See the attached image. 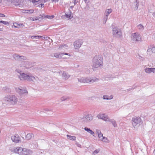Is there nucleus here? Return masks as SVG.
<instances>
[{
  "mask_svg": "<svg viewBox=\"0 0 155 155\" xmlns=\"http://www.w3.org/2000/svg\"><path fill=\"white\" fill-rule=\"evenodd\" d=\"M23 148L21 147H16L14 149V152L18 154L23 155Z\"/></svg>",
  "mask_w": 155,
  "mask_h": 155,
  "instance_id": "dca6fc26",
  "label": "nucleus"
},
{
  "mask_svg": "<svg viewBox=\"0 0 155 155\" xmlns=\"http://www.w3.org/2000/svg\"><path fill=\"white\" fill-rule=\"evenodd\" d=\"M100 140L106 143L109 142V141L107 140V138L104 137H103L102 138H101Z\"/></svg>",
  "mask_w": 155,
  "mask_h": 155,
  "instance_id": "f704fd0d",
  "label": "nucleus"
},
{
  "mask_svg": "<svg viewBox=\"0 0 155 155\" xmlns=\"http://www.w3.org/2000/svg\"><path fill=\"white\" fill-rule=\"evenodd\" d=\"M62 73V78L63 79L65 80H68L70 77V76L68 73L64 71L61 72Z\"/></svg>",
  "mask_w": 155,
  "mask_h": 155,
  "instance_id": "2eb2a0df",
  "label": "nucleus"
},
{
  "mask_svg": "<svg viewBox=\"0 0 155 155\" xmlns=\"http://www.w3.org/2000/svg\"><path fill=\"white\" fill-rule=\"evenodd\" d=\"M83 119L85 121H90L93 118L92 115L91 114H87L85 117H84Z\"/></svg>",
  "mask_w": 155,
  "mask_h": 155,
  "instance_id": "a211bd4d",
  "label": "nucleus"
},
{
  "mask_svg": "<svg viewBox=\"0 0 155 155\" xmlns=\"http://www.w3.org/2000/svg\"><path fill=\"white\" fill-rule=\"evenodd\" d=\"M11 139L13 142L15 143H18L20 141V138L17 134L12 136L11 137Z\"/></svg>",
  "mask_w": 155,
  "mask_h": 155,
  "instance_id": "9b49d317",
  "label": "nucleus"
},
{
  "mask_svg": "<svg viewBox=\"0 0 155 155\" xmlns=\"http://www.w3.org/2000/svg\"><path fill=\"white\" fill-rule=\"evenodd\" d=\"M112 11L111 8L108 9L106 10L104 13V17L108 18V16Z\"/></svg>",
  "mask_w": 155,
  "mask_h": 155,
  "instance_id": "412c9836",
  "label": "nucleus"
},
{
  "mask_svg": "<svg viewBox=\"0 0 155 155\" xmlns=\"http://www.w3.org/2000/svg\"><path fill=\"white\" fill-rule=\"evenodd\" d=\"M84 0V1L86 2L87 1V0Z\"/></svg>",
  "mask_w": 155,
  "mask_h": 155,
  "instance_id": "4d7b16f0",
  "label": "nucleus"
},
{
  "mask_svg": "<svg viewBox=\"0 0 155 155\" xmlns=\"http://www.w3.org/2000/svg\"><path fill=\"white\" fill-rule=\"evenodd\" d=\"M33 136V135L32 133L28 134L26 136V138L27 140H29L32 137V136Z\"/></svg>",
  "mask_w": 155,
  "mask_h": 155,
  "instance_id": "7c9ffc66",
  "label": "nucleus"
},
{
  "mask_svg": "<svg viewBox=\"0 0 155 155\" xmlns=\"http://www.w3.org/2000/svg\"><path fill=\"white\" fill-rule=\"evenodd\" d=\"M113 96L112 95L109 96L108 95H104L103 96V99L104 100H110L113 99Z\"/></svg>",
  "mask_w": 155,
  "mask_h": 155,
  "instance_id": "c85d7f7f",
  "label": "nucleus"
},
{
  "mask_svg": "<svg viewBox=\"0 0 155 155\" xmlns=\"http://www.w3.org/2000/svg\"><path fill=\"white\" fill-rule=\"evenodd\" d=\"M142 123V120L139 117H134L132 118V124L135 128L140 126Z\"/></svg>",
  "mask_w": 155,
  "mask_h": 155,
  "instance_id": "0eeeda50",
  "label": "nucleus"
},
{
  "mask_svg": "<svg viewBox=\"0 0 155 155\" xmlns=\"http://www.w3.org/2000/svg\"><path fill=\"white\" fill-rule=\"evenodd\" d=\"M31 38L32 39L34 38H38L39 37L38 35H34L32 36L31 37Z\"/></svg>",
  "mask_w": 155,
  "mask_h": 155,
  "instance_id": "ea45409f",
  "label": "nucleus"
},
{
  "mask_svg": "<svg viewBox=\"0 0 155 155\" xmlns=\"http://www.w3.org/2000/svg\"><path fill=\"white\" fill-rule=\"evenodd\" d=\"M47 38V36H46V37H44L43 38H44V39H46V38Z\"/></svg>",
  "mask_w": 155,
  "mask_h": 155,
  "instance_id": "603ef678",
  "label": "nucleus"
},
{
  "mask_svg": "<svg viewBox=\"0 0 155 155\" xmlns=\"http://www.w3.org/2000/svg\"><path fill=\"white\" fill-rule=\"evenodd\" d=\"M153 153L155 154V149L153 151Z\"/></svg>",
  "mask_w": 155,
  "mask_h": 155,
  "instance_id": "864d4df0",
  "label": "nucleus"
},
{
  "mask_svg": "<svg viewBox=\"0 0 155 155\" xmlns=\"http://www.w3.org/2000/svg\"><path fill=\"white\" fill-rule=\"evenodd\" d=\"M97 117L98 118L103 120L105 121H108L109 120V119L108 118L107 116L105 114H99L97 116Z\"/></svg>",
  "mask_w": 155,
  "mask_h": 155,
  "instance_id": "f8f14e48",
  "label": "nucleus"
},
{
  "mask_svg": "<svg viewBox=\"0 0 155 155\" xmlns=\"http://www.w3.org/2000/svg\"><path fill=\"white\" fill-rule=\"evenodd\" d=\"M30 1L32 2L33 3L38 2L40 0H29Z\"/></svg>",
  "mask_w": 155,
  "mask_h": 155,
  "instance_id": "79ce46f5",
  "label": "nucleus"
},
{
  "mask_svg": "<svg viewBox=\"0 0 155 155\" xmlns=\"http://www.w3.org/2000/svg\"><path fill=\"white\" fill-rule=\"evenodd\" d=\"M3 100L5 103H3L2 101H0V106L5 104L14 105L17 104L18 100L15 95H7L4 97Z\"/></svg>",
  "mask_w": 155,
  "mask_h": 155,
  "instance_id": "f257e3e1",
  "label": "nucleus"
},
{
  "mask_svg": "<svg viewBox=\"0 0 155 155\" xmlns=\"http://www.w3.org/2000/svg\"><path fill=\"white\" fill-rule=\"evenodd\" d=\"M41 15H42L44 16L43 18H48L49 19H51L53 18L54 17V15H45L44 14H43Z\"/></svg>",
  "mask_w": 155,
  "mask_h": 155,
  "instance_id": "473e14b6",
  "label": "nucleus"
},
{
  "mask_svg": "<svg viewBox=\"0 0 155 155\" xmlns=\"http://www.w3.org/2000/svg\"><path fill=\"white\" fill-rule=\"evenodd\" d=\"M0 23H2L5 25H8L9 23L6 21H0Z\"/></svg>",
  "mask_w": 155,
  "mask_h": 155,
  "instance_id": "e433bc0d",
  "label": "nucleus"
},
{
  "mask_svg": "<svg viewBox=\"0 0 155 155\" xmlns=\"http://www.w3.org/2000/svg\"><path fill=\"white\" fill-rule=\"evenodd\" d=\"M93 66L97 68L102 66L103 64V58L101 55H96L93 59Z\"/></svg>",
  "mask_w": 155,
  "mask_h": 155,
  "instance_id": "7ed1b4c3",
  "label": "nucleus"
},
{
  "mask_svg": "<svg viewBox=\"0 0 155 155\" xmlns=\"http://www.w3.org/2000/svg\"><path fill=\"white\" fill-rule=\"evenodd\" d=\"M16 91L20 95L24 94L27 95L28 93L26 89L24 88H21V89L19 88L17 89Z\"/></svg>",
  "mask_w": 155,
  "mask_h": 155,
  "instance_id": "9d476101",
  "label": "nucleus"
},
{
  "mask_svg": "<svg viewBox=\"0 0 155 155\" xmlns=\"http://www.w3.org/2000/svg\"><path fill=\"white\" fill-rule=\"evenodd\" d=\"M5 15L4 14H1V13H0V17H5Z\"/></svg>",
  "mask_w": 155,
  "mask_h": 155,
  "instance_id": "49530a36",
  "label": "nucleus"
},
{
  "mask_svg": "<svg viewBox=\"0 0 155 155\" xmlns=\"http://www.w3.org/2000/svg\"><path fill=\"white\" fill-rule=\"evenodd\" d=\"M144 70L147 73L149 74L153 73L155 74V68H146Z\"/></svg>",
  "mask_w": 155,
  "mask_h": 155,
  "instance_id": "f3484780",
  "label": "nucleus"
},
{
  "mask_svg": "<svg viewBox=\"0 0 155 155\" xmlns=\"http://www.w3.org/2000/svg\"><path fill=\"white\" fill-rule=\"evenodd\" d=\"M142 37L140 34L138 32H135L131 34V41L133 43H136L140 41Z\"/></svg>",
  "mask_w": 155,
  "mask_h": 155,
  "instance_id": "20e7f679",
  "label": "nucleus"
},
{
  "mask_svg": "<svg viewBox=\"0 0 155 155\" xmlns=\"http://www.w3.org/2000/svg\"><path fill=\"white\" fill-rule=\"evenodd\" d=\"M39 7H41V8L44 7V4H41L39 5Z\"/></svg>",
  "mask_w": 155,
  "mask_h": 155,
  "instance_id": "c03bdc74",
  "label": "nucleus"
},
{
  "mask_svg": "<svg viewBox=\"0 0 155 155\" xmlns=\"http://www.w3.org/2000/svg\"><path fill=\"white\" fill-rule=\"evenodd\" d=\"M38 37H39V38H41L43 37L42 36H38Z\"/></svg>",
  "mask_w": 155,
  "mask_h": 155,
  "instance_id": "3c124183",
  "label": "nucleus"
},
{
  "mask_svg": "<svg viewBox=\"0 0 155 155\" xmlns=\"http://www.w3.org/2000/svg\"><path fill=\"white\" fill-rule=\"evenodd\" d=\"M64 55H68L69 56H71L70 54H69L67 53H60L59 54L58 53H56L54 54L53 56L57 58H60L63 57Z\"/></svg>",
  "mask_w": 155,
  "mask_h": 155,
  "instance_id": "ddd939ff",
  "label": "nucleus"
},
{
  "mask_svg": "<svg viewBox=\"0 0 155 155\" xmlns=\"http://www.w3.org/2000/svg\"><path fill=\"white\" fill-rule=\"evenodd\" d=\"M78 81L81 82L83 83H93L99 80L97 78H94L93 79H91L89 78H78Z\"/></svg>",
  "mask_w": 155,
  "mask_h": 155,
  "instance_id": "423d86ee",
  "label": "nucleus"
},
{
  "mask_svg": "<svg viewBox=\"0 0 155 155\" xmlns=\"http://www.w3.org/2000/svg\"><path fill=\"white\" fill-rule=\"evenodd\" d=\"M155 52V48L153 45L149 47L147 51V53L149 54H151L152 53Z\"/></svg>",
  "mask_w": 155,
  "mask_h": 155,
  "instance_id": "4468645a",
  "label": "nucleus"
},
{
  "mask_svg": "<svg viewBox=\"0 0 155 155\" xmlns=\"http://www.w3.org/2000/svg\"><path fill=\"white\" fill-rule=\"evenodd\" d=\"M76 145L79 147H81V145L79 143L76 142Z\"/></svg>",
  "mask_w": 155,
  "mask_h": 155,
  "instance_id": "37998d69",
  "label": "nucleus"
},
{
  "mask_svg": "<svg viewBox=\"0 0 155 155\" xmlns=\"http://www.w3.org/2000/svg\"><path fill=\"white\" fill-rule=\"evenodd\" d=\"M52 2H58L59 0H51Z\"/></svg>",
  "mask_w": 155,
  "mask_h": 155,
  "instance_id": "de8ad7c7",
  "label": "nucleus"
},
{
  "mask_svg": "<svg viewBox=\"0 0 155 155\" xmlns=\"http://www.w3.org/2000/svg\"><path fill=\"white\" fill-rule=\"evenodd\" d=\"M137 28L140 30H143L144 29L143 26L141 24L138 25Z\"/></svg>",
  "mask_w": 155,
  "mask_h": 155,
  "instance_id": "c9c22d12",
  "label": "nucleus"
},
{
  "mask_svg": "<svg viewBox=\"0 0 155 155\" xmlns=\"http://www.w3.org/2000/svg\"><path fill=\"white\" fill-rule=\"evenodd\" d=\"M32 153V151L29 150L26 148H23V155H26L31 154Z\"/></svg>",
  "mask_w": 155,
  "mask_h": 155,
  "instance_id": "aec40b11",
  "label": "nucleus"
},
{
  "mask_svg": "<svg viewBox=\"0 0 155 155\" xmlns=\"http://www.w3.org/2000/svg\"><path fill=\"white\" fill-rule=\"evenodd\" d=\"M21 12H22L24 13H27L28 14H31L33 13L34 10L33 9L26 10L21 9Z\"/></svg>",
  "mask_w": 155,
  "mask_h": 155,
  "instance_id": "4be33fe9",
  "label": "nucleus"
},
{
  "mask_svg": "<svg viewBox=\"0 0 155 155\" xmlns=\"http://www.w3.org/2000/svg\"><path fill=\"white\" fill-rule=\"evenodd\" d=\"M99 149H97L94 151L93 154L94 155L95 153H97L99 152Z\"/></svg>",
  "mask_w": 155,
  "mask_h": 155,
  "instance_id": "4c0bfd02",
  "label": "nucleus"
},
{
  "mask_svg": "<svg viewBox=\"0 0 155 155\" xmlns=\"http://www.w3.org/2000/svg\"><path fill=\"white\" fill-rule=\"evenodd\" d=\"M67 136L68 137V139L72 140H76V137L74 136H71V135H67Z\"/></svg>",
  "mask_w": 155,
  "mask_h": 155,
  "instance_id": "c756f323",
  "label": "nucleus"
},
{
  "mask_svg": "<svg viewBox=\"0 0 155 155\" xmlns=\"http://www.w3.org/2000/svg\"><path fill=\"white\" fill-rule=\"evenodd\" d=\"M83 43L82 40H78L75 41L74 43V46L75 49H78L81 47Z\"/></svg>",
  "mask_w": 155,
  "mask_h": 155,
  "instance_id": "1a4fd4ad",
  "label": "nucleus"
},
{
  "mask_svg": "<svg viewBox=\"0 0 155 155\" xmlns=\"http://www.w3.org/2000/svg\"><path fill=\"white\" fill-rule=\"evenodd\" d=\"M6 0L8 2L11 3H12L14 1V0Z\"/></svg>",
  "mask_w": 155,
  "mask_h": 155,
  "instance_id": "a18cd8bd",
  "label": "nucleus"
},
{
  "mask_svg": "<svg viewBox=\"0 0 155 155\" xmlns=\"http://www.w3.org/2000/svg\"><path fill=\"white\" fill-rule=\"evenodd\" d=\"M1 39V38H0V39Z\"/></svg>",
  "mask_w": 155,
  "mask_h": 155,
  "instance_id": "bf43d9fd",
  "label": "nucleus"
},
{
  "mask_svg": "<svg viewBox=\"0 0 155 155\" xmlns=\"http://www.w3.org/2000/svg\"><path fill=\"white\" fill-rule=\"evenodd\" d=\"M16 71L19 73L20 75H18L19 78L21 80H27L29 81H34L35 80H37L38 78H36L31 75L27 74L22 72L18 69H16Z\"/></svg>",
  "mask_w": 155,
  "mask_h": 155,
  "instance_id": "f03ea898",
  "label": "nucleus"
},
{
  "mask_svg": "<svg viewBox=\"0 0 155 155\" xmlns=\"http://www.w3.org/2000/svg\"><path fill=\"white\" fill-rule=\"evenodd\" d=\"M84 129L86 131H87L91 135H93L94 134V132L92 130H91L90 128L85 127L84 128Z\"/></svg>",
  "mask_w": 155,
  "mask_h": 155,
  "instance_id": "a878e982",
  "label": "nucleus"
},
{
  "mask_svg": "<svg viewBox=\"0 0 155 155\" xmlns=\"http://www.w3.org/2000/svg\"><path fill=\"white\" fill-rule=\"evenodd\" d=\"M74 5H75L76 4V2H78V1L76 2V0H74Z\"/></svg>",
  "mask_w": 155,
  "mask_h": 155,
  "instance_id": "09e8293b",
  "label": "nucleus"
},
{
  "mask_svg": "<svg viewBox=\"0 0 155 155\" xmlns=\"http://www.w3.org/2000/svg\"><path fill=\"white\" fill-rule=\"evenodd\" d=\"M68 48V46L67 44H64L60 45L59 48L61 49L64 50L67 49Z\"/></svg>",
  "mask_w": 155,
  "mask_h": 155,
  "instance_id": "393cba45",
  "label": "nucleus"
},
{
  "mask_svg": "<svg viewBox=\"0 0 155 155\" xmlns=\"http://www.w3.org/2000/svg\"><path fill=\"white\" fill-rule=\"evenodd\" d=\"M107 19H108V18H105L104 17L103 21V23L104 24H105L106 23Z\"/></svg>",
  "mask_w": 155,
  "mask_h": 155,
  "instance_id": "58836bf2",
  "label": "nucleus"
},
{
  "mask_svg": "<svg viewBox=\"0 0 155 155\" xmlns=\"http://www.w3.org/2000/svg\"><path fill=\"white\" fill-rule=\"evenodd\" d=\"M71 97L66 95L60 98V100L61 101H68L71 99Z\"/></svg>",
  "mask_w": 155,
  "mask_h": 155,
  "instance_id": "6ab92c4d",
  "label": "nucleus"
},
{
  "mask_svg": "<svg viewBox=\"0 0 155 155\" xmlns=\"http://www.w3.org/2000/svg\"><path fill=\"white\" fill-rule=\"evenodd\" d=\"M13 26L15 28H23L24 25L22 23L18 24L17 23H13Z\"/></svg>",
  "mask_w": 155,
  "mask_h": 155,
  "instance_id": "5701e85b",
  "label": "nucleus"
},
{
  "mask_svg": "<svg viewBox=\"0 0 155 155\" xmlns=\"http://www.w3.org/2000/svg\"><path fill=\"white\" fill-rule=\"evenodd\" d=\"M97 134L98 135V137L100 139L101 138H102L103 137V134L101 133V131L98 130H97L96 131Z\"/></svg>",
  "mask_w": 155,
  "mask_h": 155,
  "instance_id": "cd10ccee",
  "label": "nucleus"
},
{
  "mask_svg": "<svg viewBox=\"0 0 155 155\" xmlns=\"http://www.w3.org/2000/svg\"><path fill=\"white\" fill-rule=\"evenodd\" d=\"M2 89L3 91H7L9 90V88L7 87L6 86L3 87Z\"/></svg>",
  "mask_w": 155,
  "mask_h": 155,
  "instance_id": "a19ab883",
  "label": "nucleus"
},
{
  "mask_svg": "<svg viewBox=\"0 0 155 155\" xmlns=\"http://www.w3.org/2000/svg\"><path fill=\"white\" fill-rule=\"evenodd\" d=\"M153 16L155 18V13H153Z\"/></svg>",
  "mask_w": 155,
  "mask_h": 155,
  "instance_id": "8fccbe9b",
  "label": "nucleus"
},
{
  "mask_svg": "<svg viewBox=\"0 0 155 155\" xmlns=\"http://www.w3.org/2000/svg\"><path fill=\"white\" fill-rule=\"evenodd\" d=\"M2 2V0H0V3H1Z\"/></svg>",
  "mask_w": 155,
  "mask_h": 155,
  "instance_id": "6e6d98bb",
  "label": "nucleus"
},
{
  "mask_svg": "<svg viewBox=\"0 0 155 155\" xmlns=\"http://www.w3.org/2000/svg\"><path fill=\"white\" fill-rule=\"evenodd\" d=\"M65 16L68 19H71L73 17V15L71 14V11H69V14H65Z\"/></svg>",
  "mask_w": 155,
  "mask_h": 155,
  "instance_id": "bb28decb",
  "label": "nucleus"
},
{
  "mask_svg": "<svg viewBox=\"0 0 155 155\" xmlns=\"http://www.w3.org/2000/svg\"><path fill=\"white\" fill-rule=\"evenodd\" d=\"M12 58L15 60L17 61H22L21 63L26 64L27 62L23 61V60H26V57L23 55H20L18 54H15L12 55Z\"/></svg>",
  "mask_w": 155,
  "mask_h": 155,
  "instance_id": "6e6552de",
  "label": "nucleus"
},
{
  "mask_svg": "<svg viewBox=\"0 0 155 155\" xmlns=\"http://www.w3.org/2000/svg\"><path fill=\"white\" fill-rule=\"evenodd\" d=\"M49 44L50 45V42H49Z\"/></svg>",
  "mask_w": 155,
  "mask_h": 155,
  "instance_id": "13d9d810",
  "label": "nucleus"
},
{
  "mask_svg": "<svg viewBox=\"0 0 155 155\" xmlns=\"http://www.w3.org/2000/svg\"><path fill=\"white\" fill-rule=\"evenodd\" d=\"M109 121L110 122L113 124L114 127H115L117 126V124L116 121L113 119L109 120Z\"/></svg>",
  "mask_w": 155,
  "mask_h": 155,
  "instance_id": "2f4dec72",
  "label": "nucleus"
},
{
  "mask_svg": "<svg viewBox=\"0 0 155 155\" xmlns=\"http://www.w3.org/2000/svg\"><path fill=\"white\" fill-rule=\"evenodd\" d=\"M112 34L114 37L120 38L122 37V32L121 30L117 27L114 26L112 28Z\"/></svg>",
  "mask_w": 155,
  "mask_h": 155,
  "instance_id": "39448f33",
  "label": "nucleus"
},
{
  "mask_svg": "<svg viewBox=\"0 0 155 155\" xmlns=\"http://www.w3.org/2000/svg\"><path fill=\"white\" fill-rule=\"evenodd\" d=\"M139 2L137 0H135L134 2V4L135 5L134 8L136 10H137L138 8Z\"/></svg>",
  "mask_w": 155,
  "mask_h": 155,
  "instance_id": "72a5a7b5",
  "label": "nucleus"
},
{
  "mask_svg": "<svg viewBox=\"0 0 155 155\" xmlns=\"http://www.w3.org/2000/svg\"><path fill=\"white\" fill-rule=\"evenodd\" d=\"M40 16H41V17H39L38 18H31L30 19L31 20L34 21H36L37 20H38L39 21H41L43 18L44 16L42 15H40Z\"/></svg>",
  "mask_w": 155,
  "mask_h": 155,
  "instance_id": "b1692460",
  "label": "nucleus"
},
{
  "mask_svg": "<svg viewBox=\"0 0 155 155\" xmlns=\"http://www.w3.org/2000/svg\"><path fill=\"white\" fill-rule=\"evenodd\" d=\"M1 29H0V31H1Z\"/></svg>",
  "mask_w": 155,
  "mask_h": 155,
  "instance_id": "052dcab7",
  "label": "nucleus"
},
{
  "mask_svg": "<svg viewBox=\"0 0 155 155\" xmlns=\"http://www.w3.org/2000/svg\"><path fill=\"white\" fill-rule=\"evenodd\" d=\"M132 89V88H131V89H130L129 90H127L130 91V90H131Z\"/></svg>",
  "mask_w": 155,
  "mask_h": 155,
  "instance_id": "5fc2aeb1",
  "label": "nucleus"
}]
</instances>
